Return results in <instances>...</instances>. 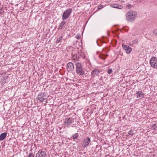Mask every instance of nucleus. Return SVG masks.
<instances>
[{
  "instance_id": "obj_1",
  "label": "nucleus",
  "mask_w": 157,
  "mask_h": 157,
  "mask_svg": "<svg viewBox=\"0 0 157 157\" xmlns=\"http://www.w3.org/2000/svg\"><path fill=\"white\" fill-rule=\"evenodd\" d=\"M137 15L136 11L132 10L129 11L126 14V20L128 21H134L136 18Z\"/></svg>"
},
{
  "instance_id": "obj_2",
  "label": "nucleus",
  "mask_w": 157,
  "mask_h": 157,
  "mask_svg": "<svg viewBox=\"0 0 157 157\" xmlns=\"http://www.w3.org/2000/svg\"><path fill=\"white\" fill-rule=\"evenodd\" d=\"M76 73L80 75H83L84 74V71L82 69V65L79 63L76 64Z\"/></svg>"
},
{
  "instance_id": "obj_3",
  "label": "nucleus",
  "mask_w": 157,
  "mask_h": 157,
  "mask_svg": "<svg viewBox=\"0 0 157 157\" xmlns=\"http://www.w3.org/2000/svg\"><path fill=\"white\" fill-rule=\"evenodd\" d=\"M72 12V10L71 8L69 9L65 10L64 12L62 15V20H64L67 19L70 16Z\"/></svg>"
},
{
  "instance_id": "obj_4",
  "label": "nucleus",
  "mask_w": 157,
  "mask_h": 157,
  "mask_svg": "<svg viewBox=\"0 0 157 157\" xmlns=\"http://www.w3.org/2000/svg\"><path fill=\"white\" fill-rule=\"evenodd\" d=\"M48 96L46 94L43 92H41L38 95V100L40 102H42L44 100L47 99Z\"/></svg>"
},
{
  "instance_id": "obj_5",
  "label": "nucleus",
  "mask_w": 157,
  "mask_h": 157,
  "mask_svg": "<svg viewBox=\"0 0 157 157\" xmlns=\"http://www.w3.org/2000/svg\"><path fill=\"white\" fill-rule=\"evenodd\" d=\"M150 63L152 67L153 68H157V58L155 57H152L150 61Z\"/></svg>"
},
{
  "instance_id": "obj_6",
  "label": "nucleus",
  "mask_w": 157,
  "mask_h": 157,
  "mask_svg": "<svg viewBox=\"0 0 157 157\" xmlns=\"http://www.w3.org/2000/svg\"><path fill=\"white\" fill-rule=\"evenodd\" d=\"M46 153L45 151L42 150L40 149L36 154L35 157H46Z\"/></svg>"
},
{
  "instance_id": "obj_7",
  "label": "nucleus",
  "mask_w": 157,
  "mask_h": 157,
  "mask_svg": "<svg viewBox=\"0 0 157 157\" xmlns=\"http://www.w3.org/2000/svg\"><path fill=\"white\" fill-rule=\"evenodd\" d=\"M74 69V66L73 63L69 62L67 64V69L68 71H73Z\"/></svg>"
},
{
  "instance_id": "obj_8",
  "label": "nucleus",
  "mask_w": 157,
  "mask_h": 157,
  "mask_svg": "<svg viewBox=\"0 0 157 157\" xmlns=\"http://www.w3.org/2000/svg\"><path fill=\"white\" fill-rule=\"evenodd\" d=\"M122 46L123 48L126 50L127 53L129 54L131 52L132 49L129 46L122 44Z\"/></svg>"
},
{
  "instance_id": "obj_9",
  "label": "nucleus",
  "mask_w": 157,
  "mask_h": 157,
  "mask_svg": "<svg viewBox=\"0 0 157 157\" xmlns=\"http://www.w3.org/2000/svg\"><path fill=\"white\" fill-rule=\"evenodd\" d=\"M73 122V119L71 118H67L65 119L64 123L65 124L69 125L72 124Z\"/></svg>"
},
{
  "instance_id": "obj_10",
  "label": "nucleus",
  "mask_w": 157,
  "mask_h": 157,
  "mask_svg": "<svg viewBox=\"0 0 157 157\" xmlns=\"http://www.w3.org/2000/svg\"><path fill=\"white\" fill-rule=\"evenodd\" d=\"M100 71L98 69H95L92 71L91 75L92 77H94L98 75Z\"/></svg>"
},
{
  "instance_id": "obj_11",
  "label": "nucleus",
  "mask_w": 157,
  "mask_h": 157,
  "mask_svg": "<svg viewBox=\"0 0 157 157\" xmlns=\"http://www.w3.org/2000/svg\"><path fill=\"white\" fill-rule=\"evenodd\" d=\"M90 142V139L89 137L86 138L84 141L83 144L85 147L88 146Z\"/></svg>"
},
{
  "instance_id": "obj_12",
  "label": "nucleus",
  "mask_w": 157,
  "mask_h": 157,
  "mask_svg": "<svg viewBox=\"0 0 157 157\" xmlns=\"http://www.w3.org/2000/svg\"><path fill=\"white\" fill-rule=\"evenodd\" d=\"M72 60L74 62H77L78 61L79 58L78 55H73L72 56Z\"/></svg>"
},
{
  "instance_id": "obj_13",
  "label": "nucleus",
  "mask_w": 157,
  "mask_h": 157,
  "mask_svg": "<svg viewBox=\"0 0 157 157\" xmlns=\"http://www.w3.org/2000/svg\"><path fill=\"white\" fill-rule=\"evenodd\" d=\"M136 96L137 98H142L144 96V94L141 91H138L136 93Z\"/></svg>"
},
{
  "instance_id": "obj_14",
  "label": "nucleus",
  "mask_w": 157,
  "mask_h": 157,
  "mask_svg": "<svg viewBox=\"0 0 157 157\" xmlns=\"http://www.w3.org/2000/svg\"><path fill=\"white\" fill-rule=\"evenodd\" d=\"M7 136V133L4 132L2 133L0 135V140L2 141Z\"/></svg>"
},
{
  "instance_id": "obj_15",
  "label": "nucleus",
  "mask_w": 157,
  "mask_h": 157,
  "mask_svg": "<svg viewBox=\"0 0 157 157\" xmlns=\"http://www.w3.org/2000/svg\"><path fill=\"white\" fill-rule=\"evenodd\" d=\"M65 24V22L64 21H62L59 25V28L61 29L63 28V27Z\"/></svg>"
},
{
  "instance_id": "obj_16",
  "label": "nucleus",
  "mask_w": 157,
  "mask_h": 157,
  "mask_svg": "<svg viewBox=\"0 0 157 157\" xmlns=\"http://www.w3.org/2000/svg\"><path fill=\"white\" fill-rule=\"evenodd\" d=\"M79 135L78 133H76L73 135L72 136L73 139L75 140L77 139V138L78 137Z\"/></svg>"
},
{
  "instance_id": "obj_17",
  "label": "nucleus",
  "mask_w": 157,
  "mask_h": 157,
  "mask_svg": "<svg viewBox=\"0 0 157 157\" xmlns=\"http://www.w3.org/2000/svg\"><path fill=\"white\" fill-rule=\"evenodd\" d=\"M107 55H103V54H101L100 55V57L103 59H105V57Z\"/></svg>"
},
{
  "instance_id": "obj_18",
  "label": "nucleus",
  "mask_w": 157,
  "mask_h": 157,
  "mask_svg": "<svg viewBox=\"0 0 157 157\" xmlns=\"http://www.w3.org/2000/svg\"><path fill=\"white\" fill-rule=\"evenodd\" d=\"M112 7H114V8H117L120 9L119 6V5H118L117 4H112L111 5Z\"/></svg>"
},
{
  "instance_id": "obj_19",
  "label": "nucleus",
  "mask_w": 157,
  "mask_h": 157,
  "mask_svg": "<svg viewBox=\"0 0 157 157\" xmlns=\"http://www.w3.org/2000/svg\"><path fill=\"white\" fill-rule=\"evenodd\" d=\"M62 37H60L58 38H57L56 40V43H58L60 42V41H61V40H62Z\"/></svg>"
},
{
  "instance_id": "obj_20",
  "label": "nucleus",
  "mask_w": 157,
  "mask_h": 157,
  "mask_svg": "<svg viewBox=\"0 0 157 157\" xmlns=\"http://www.w3.org/2000/svg\"><path fill=\"white\" fill-rule=\"evenodd\" d=\"M133 133V131L132 130H130L128 132V134L130 135H132Z\"/></svg>"
},
{
  "instance_id": "obj_21",
  "label": "nucleus",
  "mask_w": 157,
  "mask_h": 157,
  "mask_svg": "<svg viewBox=\"0 0 157 157\" xmlns=\"http://www.w3.org/2000/svg\"><path fill=\"white\" fill-rule=\"evenodd\" d=\"M153 33L155 36H157V29L154 30L153 31Z\"/></svg>"
},
{
  "instance_id": "obj_22",
  "label": "nucleus",
  "mask_w": 157,
  "mask_h": 157,
  "mask_svg": "<svg viewBox=\"0 0 157 157\" xmlns=\"http://www.w3.org/2000/svg\"><path fill=\"white\" fill-rule=\"evenodd\" d=\"M157 128V127L156 125L155 124H153L152 126V128H153L154 130H155Z\"/></svg>"
},
{
  "instance_id": "obj_23",
  "label": "nucleus",
  "mask_w": 157,
  "mask_h": 157,
  "mask_svg": "<svg viewBox=\"0 0 157 157\" xmlns=\"http://www.w3.org/2000/svg\"><path fill=\"white\" fill-rule=\"evenodd\" d=\"M28 157H34V156L32 153H30L29 154Z\"/></svg>"
},
{
  "instance_id": "obj_24",
  "label": "nucleus",
  "mask_w": 157,
  "mask_h": 157,
  "mask_svg": "<svg viewBox=\"0 0 157 157\" xmlns=\"http://www.w3.org/2000/svg\"><path fill=\"white\" fill-rule=\"evenodd\" d=\"M4 12V10H3V9L2 8H0V14H2Z\"/></svg>"
},
{
  "instance_id": "obj_25",
  "label": "nucleus",
  "mask_w": 157,
  "mask_h": 157,
  "mask_svg": "<svg viewBox=\"0 0 157 157\" xmlns=\"http://www.w3.org/2000/svg\"><path fill=\"white\" fill-rule=\"evenodd\" d=\"M112 72L113 71L112 69H110L108 71V73L109 74H110V73H112Z\"/></svg>"
},
{
  "instance_id": "obj_26",
  "label": "nucleus",
  "mask_w": 157,
  "mask_h": 157,
  "mask_svg": "<svg viewBox=\"0 0 157 157\" xmlns=\"http://www.w3.org/2000/svg\"><path fill=\"white\" fill-rule=\"evenodd\" d=\"M103 7V6L102 5H100L98 7V10H100Z\"/></svg>"
},
{
  "instance_id": "obj_27",
  "label": "nucleus",
  "mask_w": 157,
  "mask_h": 157,
  "mask_svg": "<svg viewBox=\"0 0 157 157\" xmlns=\"http://www.w3.org/2000/svg\"><path fill=\"white\" fill-rule=\"evenodd\" d=\"M133 43L134 44H136L137 43V40H135L133 41Z\"/></svg>"
},
{
  "instance_id": "obj_28",
  "label": "nucleus",
  "mask_w": 157,
  "mask_h": 157,
  "mask_svg": "<svg viewBox=\"0 0 157 157\" xmlns=\"http://www.w3.org/2000/svg\"><path fill=\"white\" fill-rule=\"evenodd\" d=\"M102 78H103L102 77H101L100 78V79H99V80H100V81H102Z\"/></svg>"
},
{
  "instance_id": "obj_29",
  "label": "nucleus",
  "mask_w": 157,
  "mask_h": 157,
  "mask_svg": "<svg viewBox=\"0 0 157 157\" xmlns=\"http://www.w3.org/2000/svg\"><path fill=\"white\" fill-rule=\"evenodd\" d=\"M76 37L77 39H79V36H76Z\"/></svg>"
},
{
  "instance_id": "obj_30",
  "label": "nucleus",
  "mask_w": 157,
  "mask_h": 157,
  "mask_svg": "<svg viewBox=\"0 0 157 157\" xmlns=\"http://www.w3.org/2000/svg\"><path fill=\"white\" fill-rule=\"evenodd\" d=\"M104 83V82H102V84H103Z\"/></svg>"
}]
</instances>
